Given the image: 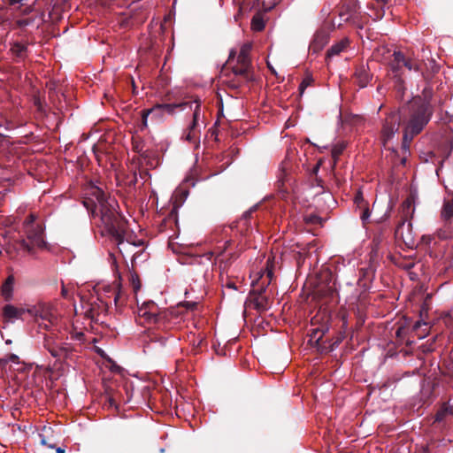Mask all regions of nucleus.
Returning a JSON list of instances; mask_svg holds the SVG:
<instances>
[{
	"label": "nucleus",
	"mask_w": 453,
	"mask_h": 453,
	"mask_svg": "<svg viewBox=\"0 0 453 453\" xmlns=\"http://www.w3.org/2000/svg\"><path fill=\"white\" fill-rule=\"evenodd\" d=\"M404 62L406 64H403V67L407 68L408 70H410V71L415 70L417 72L420 70V66L418 64V62H416L411 58H407L405 56H404Z\"/></svg>",
	"instance_id": "39"
},
{
	"label": "nucleus",
	"mask_w": 453,
	"mask_h": 453,
	"mask_svg": "<svg viewBox=\"0 0 453 453\" xmlns=\"http://www.w3.org/2000/svg\"><path fill=\"white\" fill-rule=\"evenodd\" d=\"M14 277L10 275L7 277L2 286V296L5 301H10L12 297Z\"/></svg>",
	"instance_id": "25"
},
{
	"label": "nucleus",
	"mask_w": 453,
	"mask_h": 453,
	"mask_svg": "<svg viewBox=\"0 0 453 453\" xmlns=\"http://www.w3.org/2000/svg\"><path fill=\"white\" fill-rule=\"evenodd\" d=\"M265 290V288H263L260 290H252L250 293V296H253V298L250 299V302L253 304L254 308L260 312L269 309V299L262 295Z\"/></svg>",
	"instance_id": "16"
},
{
	"label": "nucleus",
	"mask_w": 453,
	"mask_h": 453,
	"mask_svg": "<svg viewBox=\"0 0 453 453\" xmlns=\"http://www.w3.org/2000/svg\"><path fill=\"white\" fill-rule=\"evenodd\" d=\"M191 107V102H182L180 104H157L156 108L164 109L170 114H173L176 109L184 110L186 107Z\"/></svg>",
	"instance_id": "26"
},
{
	"label": "nucleus",
	"mask_w": 453,
	"mask_h": 453,
	"mask_svg": "<svg viewBox=\"0 0 453 453\" xmlns=\"http://www.w3.org/2000/svg\"><path fill=\"white\" fill-rule=\"evenodd\" d=\"M38 319L46 320L50 325H53L57 317L52 313L51 307L45 303H39Z\"/></svg>",
	"instance_id": "24"
},
{
	"label": "nucleus",
	"mask_w": 453,
	"mask_h": 453,
	"mask_svg": "<svg viewBox=\"0 0 453 453\" xmlns=\"http://www.w3.org/2000/svg\"><path fill=\"white\" fill-rule=\"evenodd\" d=\"M433 97V88L429 86H426L422 90L421 96H418L413 99H419L421 102L427 104L428 105H432L431 100Z\"/></svg>",
	"instance_id": "30"
},
{
	"label": "nucleus",
	"mask_w": 453,
	"mask_h": 453,
	"mask_svg": "<svg viewBox=\"0 0 453 453\" xmlns=\"http://www.w3.org/2000/svg\"><path fill=\"white\" fill-rule=\"evenodd\" d=\"M329 328L326 325L313 328L310 331L309 342L317 347L320 353H327L333 350V347L326 346V341L323 340L324 335L328 332Z\"/></svg>",
	"instance_id": "10"
},
{
	"label": "nucleus",
	"mask_w": 453,
	"mask_h": 453,
	"mask_svg": "<svg viewBox=\"0 0 453 453\" xmlns=\"http://www.w3.org/2000/svg\"><path fill=\"white\" fill-rule=\"evenodd\" d=\"M402 208H403V218L402 219H405V221H406L407 216L410 213V211H411L412 212L414 211V208H412L411 199L407 198L405 201H403V203L402 204Z\"/></svg>",
	"instance_id": "34"
},
{
	"label": "nucleus",
	"mask_w": 453,
	"mask_h": 453,
	"mask_svg": "<svg viewBox=\"0 0 453 453\" xmlns=\"http://www.w3.org/2000/svg\"><path fill=\"white\" fill-rule=\"evenodd\" d=\"M404 62V54L401 51H394L388 59V65L395 78L401 81Z\"/></svg>",
	"instance_id": "12"
},
{
	"label": "nucleus",
	"mask_w": 453,
	"mask_h": 453,
	"mask_svg": "<svg viewBox=\"0 0 453 453\" xmlns=\"http://www.w3.org/2000/svg\"><path fill=\"white\" fill-rule=\"evenodd\" d=\"M319 218L318 216H310L308 219V222L315 224L319 221Z\"/></svg>",
	"instance_id": "57"
},
{
	"label": "nucleus",
	"mask_w": 453,
	"mask_h": 453,
	"mask_svg": "<svg viewBox=\"0 0 453 453\" xmlns=\"http://www.w3.org/2000/svg\"><path fill=\"white\" fill-rule=\"evenodd\" d=\"M441 216L446 220L453 218V197L444 200Z\"/></svg>",
	"instance_id": "28"
},
{
	"label": "nucleus",
	"mask_w": 453,
	"mask_h": 453,
	"mask_svg": "<svg viewBox=\"0 0 453 453\" xmlns=\"http://www.w3.org/2000/svg\"><path fill=\"white\" fill-rule=\"evenodd\" d=\"M42 16H43V13L41 15L40 18H38L37 16H31V17H22V18L17 19L14 21V26H15V27L21 28V29L25 28L27 27H35V28L38 29L43 22Z\"/></svg>",
	"instance_id": "20"
},
{
	"label": "nucleus",
	"mask_w": 453,
	"mask_h": 453,
	"mask_svg": "<svg viewBox=\"0 0 453 453\" xmlns=\"http://www.w3.org/2000/svg\"><path fill=\"white\" fill-rule=\"evenodd\" d=\"M420 326H421V323H420L419 321H417V322L414 324V326H413V327H412V330H413V331H417V330H418V328Z\"/></svg>",
	"instance_id": "64"
},
{
	"label": "nucleus",
	"mask_w": 453,
	"mask_h": 453,
	"mask_svg": "<svg viewBox=\"0 0 453 453\" xmlns=\"http://www.w3.org/2000/svg\"><path fill=\"white\" fill-rule=\"evenodd\" d=\"M137 182H138L137 173H136V172H134L132 179L128 181V187L135 188Z\"/></svg>",
	"instance_id": "51"
},
{
	"label": "nucleus",
	"mask_w": 453,
	"mask_h": 453,
	"mask_svg": "<svg viewBox=\"0 0 453 453\" xmlns=\"http://www.w3.org/2000/svg\"><path fill=\"white\" fill-rule=\"evenodd\" d=\"M25 233L27 240H20L19 244L27 252L33 253L35 247L39 249L46 247V242L43 238V229L41 225L26 228Z\"/></svg>",
	"instance_id": "5"
},
{
	"label": "nucleus",
	"mask_w": 453,
	"mask_h": 453,
	"mask_svg": "<svg viewBox=\"0 0 453 453\" xmlns=\"http://www.w3.org/2000/svg\"><path fill=\"white\" fill-rule=\"evenodd\" d=\"M251 26H252V28L256 31H261L265 28V23H264V20L263 19L258 16V15H256L252 18V20H251Z\"/></svg>",
	"instance_id": "35"
},
{
	"label": "nucleus",
	"mask_w": 453,
	"mask_h": 453,
	"mask_svg": "<svg viewBox=\"0 0 453 453\" xmlns=\"http://www.w3.org/2000/svg\"><path fill=\"white\" fill-rule=\"evenodd\" d=\"M294 183L295 180L291 175L282 173L281 176L277 180V188L283 197L294 191Z\"/></svg>",
	"instance_id": "19"
},
{
	"label": "nucleus",
	"mask_w": 453,
	"mask_h": 453,
	"mask_svg": "<svg viewBox=\"0 0 453 453\" xmlns=\"http://www.w3.org/2000/svg\"><path fill=\"white\" fill-rule=\"evenodd\" d=\"M35 4H36L35 2L33 4L28 5V6L25 7L24 9H19L21 12V14L23 16H27V15L30 14L31 12H33L35 10Z\"/></svg>",
	"instance_id": "47"
},
{
	"label": "nucleus",
	"mask_w": 453,
	"mask_h": 453,
	"mask_svg": "<svg viewBox=\"0 0 453 453\" xmlns=\"http://www.w3.org/2000/svg\"><path fill=\"white\" fill-rule=\"evenodd\" d=\"M408 330V327H406L405 326H400L395 332V336L397 340L402 341L407 334Z\"/></svg>",
	"instance_id": "45"
},
{
	"label": "nucleus",
	"mask_w": 453,
	"mask_h": 453,
	"mask_svg": "<svg viewBox=\"0 0 453 453\" xmlns=\"http://www.w3.org/2000/svg\"><path fill=\"white\" fill-rule=\"evenodd\" d=\"M256 211V207L250 208L249 211H245L242 215L243 219H248L251 217L252 213Z\"/></svg>",
	"instance_id": "53"
},
{
	"label": "nucleus",
	"mask_w": 453,
	"mask_h": 453,
	"mask_svg": "<svg viewBox=\"0 0 453 453\" xmlns=\"http://www.w3.org/2000/svg\"><path fill=\"white\" fill-rule=\"evenodd\" d=\"M61 295L64 298H69L68 290L64 285L62 286Z\"/></svg>",
	"instance_id": "56"
},
{
	"label": "nucleus",
	"mask_w": 453,
	"mask_h": 453,
	"mask_svg": "<svg viewBox=\"0 0 453 453\" xmlns=\"http://www.w3.org/2000/svg\"><path fill=\"white\" fill-rule=\"evenodd\" d=\"M175 228H178V212L175 208H173L158 225V231L161 233L173 232L172 234H169L171 238L175 234Z\"/></svg>",
	"instance_id": "13"
},
{
	"label": "nucleus",
	"mask_w": 453,
	"mask_h": 453,
	"mask_svg": "<svg viewBox=\"0 0 453 453\" xmlns=\"http://www.w3.org/2000/svg\"><path fill=\"white\" fill-rule=\"evenodd\" d=\"M88 195L92 197L83 201L84 206L93 216L100 215L102 222L117 245L119 247L124 241L129 242L128 222L115 209L116 201L108 197L102 188L95 185L88 188Z\"/></svg>",
	"instance_id": "1"
},
{
	"label": "nucleus",
	"mask_w": 453,
	"mask_h": 453,
	"mask_svg": "<svg viewBox=\"0 0 453 453\" xmlns=\"http://www.w3.org/2000/svg\"><path fill=\"white\" fill-rule=\"evenodd\" d=\"M10 52L16 62L24 61L28 56V43L14 41L10 42Z\"/></svg>",
	"instance_id": "14"
},
{
	"label": "nucleus",
	"mask_w": 453,
	"mask_h": 453,
	"mask_svg": "<svg viewBox=\"0 0 453 453\" xmlns=\"http://www.w3.org/2000/svg\"><path fill=\"white\" fill-rule=\"evenodd\" d=\"M334 28V24L324 25L315 33L313 39L309 46L311 53H319L327 44L329 41L330 29Z\"/></svg>",
	"instance_id": "9"
},
{
	"label": "nucleus",
	"mask_w": 453,
	"mask_h": 453,
	"mask_svg": "<svg viewBox=\"0 0 453 453\" xmlns=\"http://www.w3.org/2000/svg\"><path fill=\"white\" fill-rule=\"evenodd\" d=\"M226 287L228 288H232V289H236L237 288L235 284H234V282H232V281L227 282Z\"/></svg>",
	"instance_id": "63"
},
{
	"label": "nucleus",
	"mask_w": 453,
	"mask_h": 453,
	"mask_svg": "<svg viewBox=\"0 0 453 453\" xmlns=\"http://www.w3.org/2000/svg\"><path fill=\"white\" fill-rule=\"evenodd\" d=\"M251 50V42H248L242 44L237 57V65L232 67L233 73L245 82L254 81V72L250 57Z\"/></svg>",
	"instance_id": "4"
},
{
	"label": "nucleus",
	"mask_w": 453,
	"mask_h": 453,
	"mask_svg": "<svg viewBox=\"0 0 453 453\" xmlns=\"http://www.w3.org/2000/svg\"><path fill=\"white\" fill-rule=\"evenodd\" d=\"M448 416L449 415L448 414L447 409L444 407L442 403L434 417L433 424H438L441 427H444L446 425V419Z\"/></svg>",
	"instance_id": "27"
},
{
	"label": "nucleus",
	"mask_w": 453,
	"mask_h": 453,
	"mask_svg": "<svg viewBox=\"0 0 453 453\" xmlns=\"http://www.w3.org/2000/svg\"><path fill=\"white\" fill-rule=\"evenodd\" d=\"M125 300V295L120 290L119 287H118V289L114 292V303L116 307H120L124 305Z\"/></svg>",
	"instance_id": "36"
},
{
	"label": "nucleus",
	"mask_w": 453,
	"mask_h": 453,
	"mask_svg": "<svg viewBox=\"0 0 453 453\" xmlns=\"http://www.w3.org/2000/svg\"><path fill=\"white\" fill-rule=\"evenodd\" d=\"M151 111H152V109H150V110H143L142 111V126L143 127L147 126V119H148V116L150 115V113Z\"/></svg>",
	"instance_id": "49"
},
{
	"label": "nucleus",
	"mask_w": 453,
	"mask_h": 453,
	"mask_svg": "<svg viewBox=\"0 0 453 453\" xmlns=\"http://www.w3.org/2000/svg\"><path fill=\"white\" fill-rule=\"evenodd\" d=\"M326 346L333 347V349L341 342V339H337L333 342L331 341L330 342H328L327 340H326Z\"/></svg>",
	"instance_id": "54"
},
{
	"label": "nucleus",
	"mask_w": 453,
	"mask_h": 453,
	"mask_svg": "<svg viewBox=\"0 0 453 453\" xmlns=\"http://www.w3.org/2000/svg\"><path fill=\"white\" fill-rule=\"evenodd\" d=\"M235 56H236V50H231L229 56H228L227 62H230L231 60H233L235 58Z\"/></svg>",
	"instance_id": "58"
},
{
	"label": "nucleus",
	"mask_w": 453,
	"mask_h": 453,
	"mask_svg": "<svg viewBox=\"0 0 453 453\" xmlns=\"http://www.w3.org/2000/svg\"><path fill=\"white\" fill-rule=\"evenodd\" d=\"M42 345L59 364L70 366L79 357L77 349L71 343L59 342L52 335H44Z\"/></svg>",
	"instance_id": "3"
},
{
	"label": "nucleus",
	"mask_w": 453,
	"mask_h": 453,
	"mask_svg": "<svg viewBox=\"0 0 453 453\" xmlns=\"http://www.w3.org/2000/svg\"><path fill=\"white\" fill-rule=\"evenodd\" d=\"M19 357L15 354H9L4 358H0V367L4 368L9 362L19 363Z\"/></svg>",
	"instance_id": "38"
},
{
	"label": "nucleus",
	"mask_w": 453,
	"mask_h": 453,
	"mask_svg": "<svg viewBox=\"0 0 453 453\" xmlns=\"http://www.w3.org/2000/svg\"><path fill=\"white\" fill-rule=\"evenodd\" d=\"M200 138V130H192L188 127L187 134H185V139L189 142H198Z\"/></svg>",
	"instance_id": "33"
},
{
	"label": "nucleus",
	"mask_w": 453,
	"mask_h": 453,
	"mask_svg": "<svg viewBox=\"0 0 453 453\" xmlns=\"http://www.w3.org/2000/svg\"><path fill=\"white\" fill-rule=\"evenodd\" d=\"M443 405L447 409L448 414L453 416V404H450L449 402H444Z\"/></svg>",
	"instance_id": "52"
},
{
	"label": "nucleus",
	"mask_w": 453,
	"mask_h": 453,
	"mask_svg": "<svg viewBox=\"0 0 453 453\" xmlns=\"http://www.w3.org/2000/svg\"><path fill=\"white\" fill-rule=\"evenodd\" d=\"M85 337V334L82 332H78L74 335H73V338L78 341H83Z\"/></svg>",
	"instance_id": "55"
},
{
	"label": "nucleus",
	"mask_w": 453,
	"mask_h": 453,
	"mask_svg": "<svg viewBox=\"0 0 453 453\" xmlns=\"http://www.w3.org/2000/svg\"><path fill=\"white\" fill-rule=\"evenodd\" d=\"M139 176L143 180H146L148 178H150L149 170L141 168V165H139Z\"/></svg>",
	"instance_id": "48"
},
{
	"label": "nucleus",
	"mask_w": 453,
	"mask_h": 453,
	"mask_svg": "<svg viewBox=\"0 0 453 453\" xmlns=\"http://www.w3.org/2000/svg\"><path fill=\"white\" fill-rule=\"evenodd\" d=\"M85 316L91 320L97 321V317L103 313L107 312L108 303L101 297L96 300L89 301L85 306Z\"/></svg>",
	"instance_id": "11"
},
{
	"label": "nucleus",
	"mask_w": 453,
	"mask_h": 453,
	"mask_svg": "<svg viewBox=\"0 0 453 453\" xmlns=\"http://www.w3.org/2000/svg\"><path fill=\"white\" fill-rule=\"evenodd\" d=\"M132 148L135 153L139 154V157L142 155L146 150H144V142L140 138H133L132 140Z\"/></svg>",
	"instance_id": "32"
},
{
	"label": "nucleus",
	"mask_w": 453,
	"mask_h": 453,
	"mask_svg": "<svg viewBox=\"0 0 453 453\" xmlns=\"http://www.w3.org/2000/svg\"><path fill=\"white\" fill-rule=\"evenodd\" d=\"M355 203L357 205V208L364 207L368 203L364 199L363 194L359 191L355 196Z\"/></svg>",
	"instance_id": "43"
},
{
	"label": "nucleus",
	"mask_w": 453,
	"mask_h": 453,
	"mask_svg": "<svg viewBox=\"0 0 453 453\" xmlns=\"http://www.w3.org/2000/svg\"><path fill=\"white\" fill-rule=\"evenodd\" d=\"M359 9L360 3L358 0H343L340 7L339 15L342 18L347 16L344 20L349 21L352 15L358 12Z\"/></svg>",
	"instance_id": "17"
},
{
	"label": "nucleus",
	"mask_w": 453,
	"mask_h": 453,
	"mask_svg": "<svg viewBox=\"0 0 453 453\" xmlns=\"http://www.w3.org/2000/svg\"><path fill=\"white\" fill-rule=\"evenodd\" d=\"M349 45V40L343 38L340 42L332 45L326 51V58H331L334 56L340 55L344 51Z\"/></svg>",
	"instance_id": "23"
},
{
	"label": "nucleus",
	"mask_w": 453,
	"mask_h": 453,
	"mask_svg": "<svg viewBox=\"0 0 453 453\" xmlns=\"http://www.w3.org/2000/svg\"><path fill=\"white\" fill-rule=\"evenodd\" d=\"M41 442H42V444L46 445L47 447H49L50 449L55 448V445L52 443H48L44 437H42Z\"/></svg>",
	"instance_id": "59"
},
{
	"label": "nucleus",
	"mask_w": 453,
	"mask_h": 453,
	"mask_svg": "<svg viewBox=\"0 0 453 453\" xmlns=\"http://www.w3.org/2000/svg\"><path fill=\"white\" fill-rule=\"evenodd\" d=\"M358 210L360 211V219L363 224L365 225L371 214L368 203L365 204L364 207L358 208Z\"/></svg>",
	"instance_id": "40"
},
{
	"label": "nucleus",
	"mask_w": 453,
	"mask_h": 453,
	"mask_svg": "<svg viewBox=\"0 0 453 453\" xmlns=\"http://www.w3.org/2000/svg\"><path fill=\"white\" fill-rule=\"evenodd\" d=\"M26 312H27L31 317L38 319V311H39V304L35 306H32L30 308L25 309Z\"/></svg>",
	"instance_id": "46"
},
{
	"label": "nucleus",
	"mask_w": 453,
	"mask_h": 453,
	"mask_svg": "<svg viewBox=\"0 0 453 453\" xmlns=\"http://www.w3.org/2000/svg\"><path fill=\"white\" fill-rule=\"evenodd\" d=\"M141 160H143L146 165L151 169L157 167L159 165V157L155 151L150 150H146L144 152H142V155L138 157L139 165L142 164Z\"/></svg>",
	"instance_id": "22"
},
{
	"label": "nucleus",
	"mask_w": 453,
	"mask_h": 453,
	"mask_svg": "<svg viewBox=\"0 0 453 453\" xmlns=\"http://www.w3.org/2000/svg\"><path fill=\"white\" fill-rule=\"evenodd\" d=\"M346 149V144L344 142H340L335 144L332 149V157H333V168L335 166L339 157L342 154L343 150Z\"/></svg>",
	"instance_id": "31"
},
{
	"label": "nucleus",
	"mask_w": 453,
	"mask_h": 453,
	"mask_svg": "<svg viewBox=\"0 0 453 453\" xmlns=\"http://www.w3.org/2000/svg\"><path fill=\"white\" fill-rule=\"evenodd\" d=\"M401 122L402 117L399 111H390L386 116L381 129V142L385 147L398 131Z\"/></svg>",
	"instance_id": "6"
},
{
	"label": "nucleus",
	"mask_w": 453,
	"mask_h": 453,
	"mask_svg": "<svg viewBox=\"0 0 453 453\" xmlns=\"http://www.w3.org/2000/svg\"><path fill=\"white\" fill-rule=\"evenodd\" d=\"M35 104L37 106L38 110H42V103L39 97L35 98Z\"/></svg>",
	"instance_id": "60"
},
{
	"label": "nucleus",
	"mask_w": 453,
	"mask_h": 453,
	"mask_svg": "<svg viewBox=\"0 0 453 453\" xmlns=\"http://www.w3.org/2000/svg\"><path fill=\"white\" fill-rule=\"evenodd\" d=\"M266 275H267V278L269 279L268 284H270V282L272 281V280L273 278V270L272 267L269 266V259L267 260V265H266Z\"/></svg>",
	"instance_id": "50"
},
{
	"label": "nucleus",
	"mask_w": 453,
	"mask_h": 453,
	"mask_svg": "<svg viewBox=\"0 0 453 453\" xmlns=\"http://www.w3.org/2000/svg\"><path fill=\"white\" fill-rule=\"evenodd\" d=\"M367 7L371 10H374L375 20H380L385 16V7L380 6L379 8H375V6L372 4H368Z\"/></svg>",
	"instance_id": "37"
},
{
	"label": "nucleus",
	"mask_w": 453,
	"mask_h": 453,
	"mask_svg": "<svg viewBox=\"0 0 453 453\" xmlns=\"http://www.w3.org/2000/svg\"><path fill=\"white\" fill-rule=\"evenodd\" d=\"M36 226H39V224H35V216L34 214H30L24 221V229Z\"/></svg>",
	"instance_id": "42"
},
{
	"label": "nucleus",
	"mask_w": 453,
	"mask_h": 453,
	"mask_svg": "<svg viewBox=\"0 0 453 453\" xmlns=\"http://www.w3.org/2000/svg\"><path fill=\"white\" fill-rule=\"evenodd\" d=\"M26 312L25 309L15 307L12 304H6L3 308V318L5 320H13L22 318V315Z\"/></svg>",
	"instance_id": "21"
},
{
	"label": "nucleus",
	"mask_w": 453,
	"mask_h": 453,
	"mask_svg": "<svg viewBox=\"0 0 453 453\" xmlns=\"http://www.w3.org/2000/svg\"><path fill=\"white\" fill-rule=\"evenodd\" d=\"M129 280L133 287L134 291L137 292L141 288V282H140L138 275L136 273H131Z\"/></svg>",
	"instance_id": "41"
},
{
	"label": "nucleus",
	"mask_w": 453,
	"mask_h": 453,
	"mask_svg": "<svg viewBox=\"0 0 453 453\" xmlns=\"http://www.w3.org/2000/svg\"><path fill=\"white\" fill-rule=\"evenodd\" d=\"M139 316L150 323H158L161 316L157 312V305L151 303H146L139 310Z\"/></svg>",
	"instance_id": "15"
},
{
	"label": "nucleus",
	"mask_w": 453,
	"mask_h": 453,
	"mask_svg": "<svg viewBox=\"0 0 453 453\" xmlns=\"http://www.w3.org/2000/svg\"><path fill=\"white\" fill-rule=\"evenodd\" d=\"M230 243V241H226L224 244V248L223 250L219 252V254L217 256V259H219V257L223 254V252L225 251V250L227 248V245Z\"/></svg>",
	"instance_id": "62"
},
{
	"label": "nucleus",
	"mask_w": 453,
	"mask_h": 453,
	"mask_svg": "<svg viewBox=\"0 0 453 453\" xmlns=\"http://www.w3.org/2000/svg\"><path fill=\"white\" fill-rule=\"evenodd\" d=\"M355 83L359 88H365L372 78V74L369 72V68L364 65H361L356 68L353 76Z\"/></svg>",
	"instance_id": "18"
},
{
	"label": "nucleus",
	"mask_w": 453,
	"mask_h": 453,
	"mask_svg": "<svg viewBox=\"0 0 453 453\" xmlns=\"http://www.w3.org/2000/svg\"><path fill=\"white\" fill-rule=\"evenodd\" d=\"M194 103L196 104V107L193 112V119L191 124L188 126V127L192 130H200L198 120L200 119L201 115V105L199 100H195Z\"/></svg>",
	"instance_id": "29"
},
{
	"label": "nucleus",
	"mask_w": 453,
	"mask_h": 453,
	"mask_svg": "<svg viewBox=\"0 0 453 453\" xmlns=\"http://www.w3.org/2000/svg\"><path fill=\"white\" fill-rule=\"evenodd\" d=\"M311 81H312V79L310 77H306L305 79L303 80V81L301 82V84L299 85V88H298L300 96H303V94L304 93V90L306 89V88L308 86L311 85Z\"/></svg>",
	"instance_id": "44"
},
{
	"label": "nucleus",
	"mask_w": 453,
	"mask_h": 453,
	"mask_svg": "<svg viewBox=\"0 0 453 453\" xmlns=\"http://www.w3.org/2000/svg\"><path fill=\"white\" fill-rule=\"evenodd\" d=\"M376 3L381 4V6L385 7V5H387L390 0H374Z\"/></svg>",
	"instance_id": "61"
},
{
	"label": "nucleus",
	"mask_w": 453,
	"mask_h": 453,
	"mask_svg": "<svg viewBox=\"0 0 453 453\" xmlns=\"http://www.w3.org/2000/svg\"><path fill=\"white\" fill-rule=\"evenodd\" d=\"M395 236L396 239L402 240L409 249H413L417 246L411 223L406 224L405 219H402L398 223L395 230Z\"/></svg>",
	"instance_id": "8"
},
{
	"label": "nucleus",
	"mask_w": 453,
	"mask_h": 453,
	"mask_svg": "<svg viewBox=\"0 0 453 453\" xmlns=\"http://www.w3.org/2000/svg\"><path fill=\"white\" fill-rule=\"evenodd\" d=\"M168 338L156 331H149L144 344V352L150 354L162 353L166 349Z\"/></svg>",
	"instance_id": "7"
},
{
	"label": "nucleus",
	"mask_w": 453,
	"mask_h": 453,
	"mask_svg": "<svg viewBox=\"0 0 453 453\" xmlns=\"http://www.w3.org/2000/svg\"><path fill=\"white\" fill-rule=\"evenodd\" d=\"M403 126V148L408 149L411 142L427 126L434 114L433 105L412 99L399 110Z\"/></svg>",
	"instance_id": "2"
}]
</instances>
